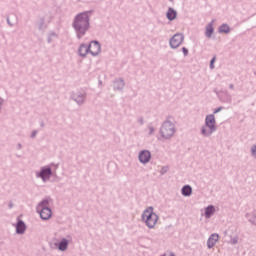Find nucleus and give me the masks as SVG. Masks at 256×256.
<instances>
[{
	"mask_svg": "<svg viewBox=\"0 0 256 256\" xmlns=\"http://www.w3.org/2000/svg\"><path fill=\"white\" fill-rule=\"evenodd\" d=\"M93 13L92 10L84 11L74 16L72 21V28L76 32V38L82 39L90 29V16Z\"/></svg>",
	"mask_w": 256,
	"mask_h": 256,
	"instance_id": "f257e3e1",
	"label": "nucleus"
},
{
	"mask_svg": "<svg viewBox=\"0 0 256 256\" xmlns=\"http://www.w3.org/2000/svg\"><path fill=\"white\" fill-rule=\"evenodd\" d=\"M217 121L215 115L210 114L205 118V124L202 126L200 133L203 137H211L213 133L217 132Z\"/></svg>",
	"mask_w": 256,
	"mask_h": 256,
	"instance_id": "f03ea898",
	"label": "nucleus"
},
{
	"mask_svg": "<svg viewBox=\"0 0 256 256\" xmlns=\"http://www.w3.org/2000/svg\"><path fill=\"white\" fill-rule=\"evenodd\" d=\"M158 220H159V216L153 211L152 206L148 207L143 211L142 221L146 224V226L149 229H154Z\"/></svg>",
	"mask_w": 256,
	"mask_h": 256,
	"instance_id": "7ed1b4c3",
	"label": "nucleus"
},
{
	"mask_svg": "<svg viewBox=\"0 0 256 256\" xmlns=\"http://www.w3.org/2000/svg\"><path fill=\"white\" fill-rule=\"evenodd\" d=\"M170 118L171 117H168L160 127V135L165 140H170L176 133L175 124L169 120Z\"/></svg>",
	"mask_w": 256,
	"mask_h": 256,
	"instance_id": "20e7f679",
	"label": "nucleus"
},
{
	"mask_svg": "<svg viewBox=\"0 0 256 256\" xmlns=\"http://www.w3.org/2000/svg\"><path fill=\"white\" fill-rule=\"evenodd\" d=\"M55 166V169L59 168V163H50L49 165H45L41 167L40 171L36 173V177L40 178L43 182H47L53 175L52 167Z\"/></svg>",
	"mask_w": 256,
	"mask_h": 256,
	"instance_id": "39448f33",
	"label": "nucleus"
},
{
	"mask_svg": "<svg viewBox=\"0 0 256 256\" xmlns=\"http://www.w3.org/2000/svg\"><path fill=\"white\" fill-rule=\"evenodd\" d=\"M214 93L217 95L219 101L224 104H232L233 97L227 90H214Z\"/></svg>",
	"mask_w": 256,
	"mask_h": 256,
	"instance_id": "423d86ee",
	"label": "nucleus"
},
{
	"mask_svg": "<svg viewBox=\"0 0 256 256\" xmlns=\"http://www.w3.org/2000/svg\"><path fill=\"white\" fill-rule=\"evenodd\" d=\"M70 99L74 101L78 106H83L87 100L86 92H72L70 93Z\"/></svg>",
	"mask_w": 256,
	"mask_h": 256,
	"instance_id": "0eeeda50",
	"label": "nucleus"
},
{
	"mask_svg": "<svg viewBox=\"0 0 256 256\" xmlns=\"http://www.w3.org/2000/svg\"><path fill=\"white\" fill-rule=\"evenodd\" d=\"M37 213L43 221H48L52 217V209L50 207L37 208Z\"/></svg>",
	"mask_w": 256,
	"mask_h": 256,
	"instance_id": "6e6552de",
	"label": "nucleus"
},
{
	"mask_svg": "<svg viewBox=\"0 0 256 256\" xmlns=\"http://www.w3.org/2000/svg\"><path fill=\"white\" fill-rule=\"evenodd\" d=\"M184 41V35L182 33H176L169 41L172 49L178 48Z\"/></svg>",
	"mask_w": 256,
	"mask_h": 256,
	"instance_id": "1a4fd4ad",
	"label": "nucleus"
},
{
	"mask_svg": "<svg viewBox=\"0 0 256 256\" xmlns=\"http://www.w3.org/2000/svg\"><path fill=\"white\" fill-rule=\"evenodd\" d=\"M88 47H90L89 53L94 57L98 56L102 51L101 44L97 40L90 41Z\"/></svg>",
	"mask_w": 256,
	"mask_h": 256,
	"instance_id": "9d476101",
	"label": "nucleus"
},
{
	"mask_svg": "<svg viewBox=\"0 0 256 256\" xmlns=\"http://www.w3.org/2000/svg\"><path fill=\"white\" fill-rule=\"evenodd\" d=\"M151 160V152L147 149L141 150L139 152V161L141 164H148Z\"/></svg>",
	"mask_w": 256,
	"mask_h": 256,
	"instance_id": "9b49d317",
	"label": "nucleus"
},
{
	"mask_svg": "<svg viewBox=\"0 0 256 256\" xmlns=\"http://www.w3.org/2000/svg\"><path fill=\"white\" fill-rule=\"evenodd\" d=\"M15 228L17 235H24L27 230V225L22 219H18Z\"/></svg>",
	"mask_w": 256,
	"mask_h": 256,
	"instance_id": "f8f14e48",
	"label": "nucleus"
},
{
	"mask_svg": "<svg viewBox=\"0 0 256 256\" xmlns=\"http://www.w3.org/2000/svg\"><path fill=\"white\" fill-rule=\"evenodd\" d=\"M219 242V234L213 233L207 240V247L208 249H213L215 245Z\"/></svg>",
	"mask_w": 256,
	"mask_h": 256,
	"instance_id": "ddd939ff",
	"label": "nucleus"
},
{
	"mask_svg": "<svg viewBox=\"0 0 256 256\" xmlns=\"http://www.w3.org/2000/svg\"><path fill=\"white\" fill-rule=\"evenodd\" d=\"M90 47L87 44H80V47L78 48V55H80V57L82 58H86L87 54L90 52Z\"/></svg>",
	"mask_w": 256,
	"mask_h": 256,
	"instance_id": "4468645a",
	"label": "nucleus"
},
{
	"mask_svg": "<svg viewBox=\"0 0 256 256\" xmlns=\"http://www.w3.org/2000/svg\"><path fill=\"white\" fill-rule=\"evenodd\" d=\"M245 218L252 226H256V210L246 213Z\"/></svg>",
	"mask_w": 256,
	"mask_h": 256,
	"instance_id": "2eb2a0df",
	"label": "nucleus"
},
{
	"mask_svg": "<svg viewBox=\"0 0 256 256\" xmlns=\"http://www.w3.org/2000/svg\"><path fill=\"white\" fill-rule=\"evenodd\" d=\"M68 246H69V241L66 238H62L60 242L57 244V249L60 252H65L67 251Z\"/></svg>",
	"mask_w": 256,
	"mask_h": 256,
	"instance_id": "dca6fc26",
	"label": "nucleus"
},
{
	"mask_svg": "<svg viewBox=\"0 0 256 256\" xmlns=\"http://www.w3.org/2000/svg\"><path fill=\"white\" fill-rule=\"evenodd\" d=\"M125 87V81L123 78H117L114 81V90L122 91Z\"/></svg>",
	"mask_w": 256,
	"mask_h": 256,
	"instance_id": "f3484780",
	"label": "nucleus"
},
{
	"mask_svg": "<svg viewBox=\"0 0 256 256\" xmlns=\"http://www.w3.org/2000/svg\"><path fill=\"white\" fill-rule=\"evenodd\" d=\"M215 20H212L207 26L205 31V36L208 38H211L213 36V33L215 32V28L213 27V23Z\"/></svg>",
	"mask_w": 256,
	"mask_h": 256,
	"instance_id": "a211bd4d",
	"label": "nucleus"
},
{
	"mask_svg": "<svg viewBox=\"0 0 256 256\" xmlns=\"http://www.w3.org/2000/svg\"><path fill=\"white\" fill-rule=\"evenodd\" d=\"M214 214H215V206L214 205H208L205 208V212H204L205 218L210 219L211 216L214 215Z\"/></svg>",
	"mask_w": 256,
	"mask_h": 256,
	"instance_id": "6ab92c4d",
	"label": "nucleus"
},
{
	"mask_svg": "<svg viewBox=\"0 0 256 256\" xmlns=\"http://www.w3.org/2000/svg\"><path fill=\"white\" fill-rule=\"evenodd\" d=\"M181 194L184 197H190L192 195V187L188 184L184 185L181 189Z\"/></svg>",
	"mask_w": 256,
	"mask_h": 256,
	"instance_id": "aec40b11",
	"label": "nucleus"
},
{
	"mask_svg": "<svg viewBox=\"0 0 256 256\" xmlns=\"http://www.w3.org/2000/svg\"><path fill=\"white\" fill-rule=\"evenodd\" d=\"M51 198L50 197H46L44 199H42L38 205H37V209H43V208H49V204H50Z\"/></svg>",
	"mask_w": 256,
	"mask_h": 256,
	"instance_id": "412c9836",
	"label": "nucleus"
},
{
	"mask_svg": "<svg viewBox=\"0 0 256 256\" xmlns=\"http://www.w3.org/2000/svg\"><path fill=\"white\" fill-rule=\"evenodd\" d=\"M166 17H167V19H168L169 21L175 20L176 17H177V12H176V10L173 9V8H171V7H169V8H168V11H167V13H166Z\"/></svg>",
	"mask_w": 256,
	"mask_h": 256,
	"instance_id": "4be33fe9",
	"label": "nucleus"
},
{
	"mask_svg": "<svg viewBox=\"0 0 256 256\" xmlns=\"http://www.w3.org/2000/svg\"><path fill=\"white\" fill-rule=\"evenodd\" d=\"M218 31H219V33L227 34V33L231 32V27L229 24L223 23L222 25L219 26Z\"/></svg>",
	"mask_w": 256,
	"mask_h": 256,
	"instance_id": "5701e85b",
	"label": "nucleus"
},
{
	"mask_svg": "<svg viewBox=\"0 0 256 256\" xmlns=\"http://www.w3.org/2000/svg\"><path fill=\"white\" fill-rule=\"evenodd\" d=\"M54 38H58V34L54 31H50L47 36V43L51 44L54 41Z\"/></svg>",
	"mask_w": 256,
	"mask_h": 256,
	"instance_id": "b1692460",
	"label": "nucleus"
},
{
	"mask_svg": "<svg viewBox=\"0 0 256 256\" xmlns=\"http://www.w3.org/2000/svg\"><path fill=\"white\" fill-rule=\"evenodd\" d=\"M239 243V236L231 237L229 244L232 246H235Z\"/></svg>",
	"mask_w": 256,
	"mask_h": 256,
	"instance_id": "393cba45",
	"label": "nucleus"
},
{
	"mask_svg": "<svg viewBox=\"0 0 256 256\" xmlns=\"http://www.w3.org/2000/svg\"><path fill=\"white\" fill-rule=\"evenodd\" d=\"M44 25H45V18H40V22L38 24V29L43 30Z\"/></svg>",
	"mask_w": 256,
	"mask_h": 256,
	"instance_id": "a878e982",
	"label": "nucleus"
},
{
	"mask_svg": "<svg viewBox=\"0 0 256 256\" xmlns=\"http://www.w3.org/2000/svg\"><path fill=\"white\" fill-rule=\"evenodd\" d=\"M169 170L168 166H162L161 170H160V174L163 176L165 175Z\"/></svg>",
	"mask_w": 256,
	"mask_h": 256,
	"instance_id": "bb28decb",
	"label": "nucleus"
},
{
	"mask_svg": "<svg viewBox=\"0 0 256 256\" xmlns=\"http://www.w3.org/2000/svg\"><path fill=\"white\" fill-rule=\"evenodd\" d=\"M251 155L256 159V144H254L251 148Z\"/></svg>",
	"mask_w": 256,
	"mask_h": 256,
	"instance_id": "cd10ccee",
	"label": "nucleus"
},
{
	"mask_svg": "<svg viewBox=\"0 0 256 256\" xmlns=\"http://www.w3.org/2000/svg\"><path fill=\"white\" fill-rule=\"evenodd\" d=\"M215 60H216V57H213L210 61V69H215Z\"/></svg>",
	"mask_w": 256,
	"mask_h": 256,
	"instance_id": "c85d7f7f",
	"label": "nucleus"
},
{
	"mask_svg": "<svg viewBox=\"0 0 256 256\" xmlns=\"http://www.w3.org/2000/svg\"><path fill=\"white\" fill-rule=\"evenodd\" d=\"M37 134H38V130H32L30 137H31L32 139H34V138L37 137Z\"/></svg>",
	"mask_w": 256,
	"mask_h": 256,
	"instance_id": "c756f323",
	"label": "nucleus"
},
{
	"mask_svg": "<svg viewBox=\"0 0 256 256\" xmlns=\"http://www.w3.org/2000/svg\"><path fill=\"white\" fill-rule=\"evenodd\" d=\"M6 21H7V24H8L10 27H13V26H14V23L11 22V19H10L9 16H7Z\"/></svg>",
	"mask_w": 256,
	"mask_h": 256,
	"instance_id": "7c9ffc66",
	"label": "nucleus"
},
{
	"mask_svg": "<svg viewBox=\"0 0 256 256\" xmlns=\"http://www.w3.org/2000/svg\"><path fill=\"white\" fill-rule=\"evenodd\" d=\"M182 52H183L185 57L188 56V54H189V51H188V49L186 47L182 48Z\"/></svg>",
	"mask_w": 256,
	"mask_h": 256,
	"instance_id": "2f4dec72",
	"label": "nucleus"
},
{
	"mask_svg": "<svg viewBox=\"0 0 256 256\" xmlns=\"http://www.w3.org/2000/svg\"><path fill=\"white\" fill-rule=\"evenodd\" d=\"M155 131V128H153V126H149V135H153Z\"/></svg>",
	"mask_w": 256,
	"mask_h": 256,
	"instance_id": "473e14b6",
	"label": "nucleus"
},
{
	"mask_svg": "<svg viewBox=\"0 0 256 256\" xmlns=\"http://www.w3.org/2000/svg\"><path fill=\"white\" fill-rule=\"evenodd\" d=\"M224 108L223 107H218L214 110V114H217L219 112H221V110H223Z\"/></svg>",
	"mask_w": 256,
	"mask_h": 256,
	"instance_id": "72a5a7b5",
	"label": "nucleus"
},
{
	"mask_svg": "<svg viewBox=\"0 0 256 256\" xmlns=\"http://www.w3.org/2000/svg\"><path fill=\"white\" fill-rule=\"evenodd\" d=\"M138 123H139L140 125H143V124H144V119H143V117H140V118L138 119Z\"/></svg>",
	"mask_w": 256,
	"mask_h": 256,
	"instance_id": "f704fd0d",
	"label": "nucleus"
},
{
	"mask_svg": "<svg viewBox=\"0 0 256 256\" xmlns=\"http://www.w3.org/2000/svg\"><path fill=\"white\" fill-rule=\"evenodd\" d=\"M11 16L14 18L15 23H17L18 22V16L16 14H12Z\"/></svg>",
	"mask_w": 256,
	"mask_h": 256,
	"instance_id": "c9c22d12",
	"label": "nucleus"
},
{
	"mask_svg": "<svg viewBox=\"0 0 256 256\" xmlns=\"http://www.w3.org/2000/svg\"><path fill=\"white\" fill-rule=\"evenodd\" d=\"M13 207H14V204H13L12 202H9L8 208H9V209H12Z\"/></svg>",
	"mask_w": 256,
	"mask_h": 256,
	"instance_id": "e433bc0d",
	"label": "nucleus"
},
{
	"mask_svg": "<svg viewBox=\"0 0 256 256\" xmlns=\"http://www.w3.org/2000/svg\"><path fill=\"white\" fill-rule=\"evenodd\" d=\"M0 109H2L3 103H4V99L0 98Z\"/></svg>",
	"mask_w": 256,
	"mask_h": 256,
	"instance_id": "4c0bfd02",
	"label": "nucleus"
},
{
	"mask_svg": "<svg viewBox=\"0 0 256 256\" xmlns=\"http://www.w3.org/2000/svg\"><path fill=\"white\" fill-rule=\"evenodd\" d=\"M40 127H41V128H44V127H45V122L41 121V122H40Z\"/></svg>",
	"mask_w": 256,
	"mask_h": 256,
	"instance_id": "58836bf2",
	"label": "nucleus"
},
{
	"mask_svg": "<svg viewBox=\"0 0 256 256\" xmlns=\"http://www.w3.org/2000/svg\"><path fill=\"white\" fill-rule=\"evenodd\" d=\"M23 148L22 144H17V149L21 150Z\"/></svg>",
	"mask_w": 256,
	"mask_h": 256,
	"instance_id": "ea45409f",
	"label": "nucleus"
},
{
	"mask_svg": "<svg viewBox=\"0 0 256 256\" xmlns=\"http://www.w3.org/2000/svg\"><path fill=\"white\" fill-rule=\"evenodd\" d=\"M234 88H235V85H234V84H230V85H229V89L234 90Z\"/></svg>",
	"mask_w": 256,
	"mask_h": 256,
	"instance_id": "a19ab883",
	"label": "nucleus"
},
{
	"mask_svg": "<svg viewBox=\"0 0 256 256\" xmlns=\"http://www.w3.org/2000/svg\"><path fill=\"white\" fill-rule=\"evenodd\" d=\"M72 237H71V235H67V239H71Z\"/></svg>",
	"mask_w": 256,
	"mask_h": 256,
	"instance_id": "79ce46f5",
	"label": "nucleus"
},
{
	"mask_svg": "<svg viewBox=\"0 0 256 256\" xmlns=\"http://www.w3.org/2000/svg\"><path fill=\"white\" fill-rule=\"evenodd\" d=\"M169 256H175V254L174 253H170V255Z\"/></svg>",
	"mask_w": 256,
	"mask_h": 256,
	"instance_id": "37998d69",
	"label": "nucleus"
},
{
	"mask_svg": "<svg viewBox=\"0 0 256 256\" xmlns=\"http://www.w3.org/2000/svg\"><path fill=\"white\" fill-rule=\"evenodd\" d=\"M254 75L256 76V71H254Z\"/></svg>",
	"mask_w": 256,
	"mask_h": 256,
	"instance_id": "c03bdc74",
	"label": "nucleus"
}]
</instances>
